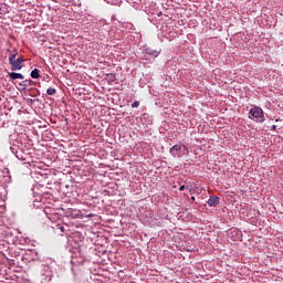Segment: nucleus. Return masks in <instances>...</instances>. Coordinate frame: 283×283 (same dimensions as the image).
<instances>
[{"mask_svg":"<svg viewBox=\"0 0 283 283\" xmlns=\"http://www.w3.org/2000/svg\"><path fill=\"white\" fill-rule=\"evenodd\" d=\"M249 118L255 123H264V111L260 106H254L249 112Z\"/></svg>","mask_w":283,"mask_h":283,"instance_id":"1","label":"nucleus"},{"mask_svg":"<svg viewBox=\"0 0 283 283\" xmlns=\"http://www.w3.org/2000/svg\"><path fill=\"white\" fill-rule=\"evenodd\" d=\"M22 63H23L22 57H18L13 62H11L10 65H11L12 72H17V70H21V67H23Z\"/></svg>","mask_w":283,"mask_h":283,"instance_id":"2","label":"nucleus"},{"mask_svg":"<svg viewBox=\"0 0 283 283\" xmlns=\"http://www.w3.org/2000/svg\"><path fill=\"white\" fill-rule=\"evenodd\" d=\"M182 149V145L177 144L170 148L171 156H177V158H180V151Z\"/></svg>","mask_w":283,"mask_h":283,"instance_id":"3","label":"nucleus"},{"mask_svg":"<svg viewBox=\"0 0 283 283\" xmlns=\"http://www.w3.org/2000/svg\"><path fill=\"white\" fill-rule=\"evenodd\" d=\"M209 207H218L220 205V197L212 196L208 200Z\"/></svg>","mask_w":283,"mask_h":283,"instance_id":"4","label":"nucleus"},{"mask_svg":"<svg viewBox=\"0 0 283 283\" xmlns=\"http://www.w3.org/2000/svg\"><path fill=\"white\" fill-rule=\"evenodd\" d=\"M9 77L11 78V81H17V78H20L21 81H23V74L21 73H15V72H11L9 73Z\"/></svg>","mask_w":283,"mask_h":283,"instance_id":"5","label":"nucleus"},{"mask_svg":"<svg viewBox=\"0 0 283 283\" xmlns=\"http://www.w3.org/2000/svg\"><path fill=\"white\" fill-rule=\"evenodd\" d=\"M8 52L10 53L9 63H13V61L17 60V54H19V52L17 49H13L12 51L8 50Z\"/></svg>","mask_w":283,"mask_h":283,"instance_id":"6","label":"nucleus"},{"mask_svg":"<svg viewBox=\"0 0 283 283\" xmlns=\"http://www.w3.org/2000/svg\"><path fill=\"white\" fill-rule=\"evenodd\" d=\"M39 76H41L39 74V69H34L32 72H31V78H39Z\"/></svg>","mask_w":283,"mask_h":283,"instance_id":"7","label":"nucleus"},{"mask_svg":"<svg viewBox=\"0 0 283 283\" xmlns=\"http://www.w3.org/2000/svg\"><path fill=\"white\" fill-rule=\"evenodd\" d=\"M46 94L48 96H54V94H56V88H52V87L48 88Z\"/></svg>","mask_w":283,"mask_h":283,"instance_id":"8","label":"nucleus"},{"mask_svg":"<svg viewBox=\"0 0 283 283\" xmlns=\"http://www.w3.org/2000/svg\"><path fill=\"white\" fill-rule=\"evenodd\" d=\"M148 54H149L150 56H154V59H156V57L160 54V52H158V51H156V50H150V51H148Z\"/></svg>","mask_w":283,"mask_h":283,"instance_id":"9","label":"nucleus"},{"mask_svg":"<svg viewBox=\"0 0 283 283\" xmlns=\"http://www.w3.org/2000/svg\"><path fill=\"white\" fill-rule=\"evenodd\" d=\"M140 106V102L138 101H135L133 104H132V107L133 108H136V107H139Z\"/></svg>","mask_w":283,"mask_h":283,"instance_id":"10","label":"nucleus"},{"mask_svg":"<svg viewBox=\"0 0 283 283\" xmlns=\"http://www.w3.org/2000/svg\"><path fill=\"white\" fill-rule=\"evenodd\" d=\"M24 83L25 85H32V80H25Z\"/></svg>","mask_w":283,"mask_h":283,"instance_id":"11","label":"nucleus"},{"mask_svg":"<svg viewBox=\"0 0 283 283\" xmlns=\"http://www.w3.org/2000/svg\"><path fill=\"white\" fill-rule=\"evenodd\" d=\"M179 191H185V186H180Z\"/></svg>","mask_w":283,"mask_h":283,"instance_id":"12","label":"nucleus"},{"mask_svg":"<svg viewBox=\"0 0 283 283\" xmlns=\"http://www.w3.org/2000/svg\"><path fill=\"white\" fill-rule=\"evenodd\" d=\"M272 129H274V130L277 129V126L273 125V126H272Z\"/></svg>","mask_w":283,"mask_h":283,"instance_id":"13","label":"nucleus"},{"mask_svg":"<svg viewBox=\"0 0 283 283\" xmlns=\"http://www.w3.org/2000/svg\"><path fill=\"white\" fill-rule=\"evenodd\" d=\"M61 231H62V233L65 231V228L64 227H61Z\"/></svg>","mask_w":283,"mask_h":283,"instance_id":"14","label":"nucleus"},{"mask_svg":"<svg viewBox=\"0 0 283 283\" xmlns=\"http://www.w3.org/2000/svg\"><path fill=\"white\" fill-rule=\"evenodd\" d=\"M191 200H196V197H191Z\"/></svg>","mask_w":283,"mask_h":283,"instance_id":"15","label":"nucleus"},{"mask_svg":"<svg viewBox=\"0 0 283 283\" xmlns=\"http://www.w3.org/2000/svg\"><path fill=\"white\" fill-rule=\"evenodd\" d=\"M112 78H114V74H111Z\"/></svg>","mask_w":283,"mask_h":283,"instance_id":"16","label":"nucleus"}]
</instances>
